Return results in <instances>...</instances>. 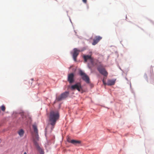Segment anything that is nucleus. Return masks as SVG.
<instances>
[{
	"label": "nucleus",
	"mask_w": 154,
	"mask_h": 154,
	"mask_svg": "<svg viewBox=\"0 0 154 154\" xmlns=\"http://www.w3.org/2000/svg\"><path fill=\"white\" fill-rule=\"evenodd\" d=\"M60 117L58 111L57 110H51L50 113L49 120L50 124L52 126V129L54 128L57 121Z\"/></svg>",
	"instance_id": "f257e3e1"
},
{
	"label": "nucleus",
	"mask_w": 154,
	"mask_h": 154,
	"mask_svg": "<svg viewBox=\"0 0 154 154\" xmlns=\"http://www.w3.org/2000/svg\"><path fill=\"white\" fill-rule=\"evenodd\" d=\"M33 128L34 129V132L36 133V134L35 136L33 137V141L34 145L36 147L37 150L39 152L40 154H44L43 150L39 146L37 141L39 140V137L38 134V130L37 126L36 125H32Z\"/></svg>",
	"instance_id": "f03ea898"
},
{
	"label": "nucleus",
	"mask_w": 154,
	"mask_h": 154,
	"mask_svg": "<svg viewBox=\"0 0 154 154\" xmlns=\"http://www.w3.org/2000/svg\"><path fill=\"white\" fill-rule=\"evenodd\" d=\"M79 74L81 76L82 79L87 83H89L90 79L88 76L82 70L79 71Z\"/></svg>",
	"instance_id": "7ed1b4c3"
},
{
	"label": "nucleus",
	"mask_w": 154,
	"mask_h": 154,
	"mask_svg": "<svg viewBox=\"0 0 154 154\" xmlns=\"http://www.w3.org/2000/svg\"><path fill=\"white\" fill-rule=\"evenodd\" d=\"M71 88L72 90H74L76 89L79 91H80L82 90L81 84L79 82H78L75 84L72 85Z\"/></svg>",
	"instance_id": "20e7f679"
},
{
	"label": "nucleus",
	"mask_w": 154,
	"mask_h": 154,
	"mask_svg": "<svg viewBox=\"0 0 154 154\" xmlns=\"http://www.w3.org/2000/svg\"><path fill=\"white\" fill-rule=\"evenodd\" d=\"M98 70L100 73L104 76H107L108 75V73L106 70L102 66H99L97 68Z\"/></svg>",
	"instance_id": "39448f33"
},
{
	"label": "nucleus",
	"mask_w": 154,
	"mask_h": 154,
	"mask_svg": "<svg viewBox=\"0 0 154 154\" xmlns=\"http://www.w3.org/2000/svg\"><path fill=\"white\" fill-rule=\"evenodd\" d=\"M69 93L68 92H65L62 94L60 96L57 97L56 100L58 101H61L66 98L68 96Z\"/></svg>",
	"instance_id": "423d86ee"
},
{
	"label": "nucleus",
	"mask_w": 154,
	"mask_h": 154,
	"mask_svg": "<svg viewBox=\"0 0 154 154\" xmlns=\"http://www.w3.org/2000/svg\"><path fill=\"white\" fill-rule=\"evenodd\" d=\"M80 51L78 50L76 48H75L73 49V53L72 54L73 59L75 61H76V58L79 54Z\"/></svg>",
	"instance_id": "0eeeda50"
},
{
	"label": "nucleus",
	"mask_w": 154,
	"mask_h": 154,
	"mask_svg": "<svg viewBox=\"0 0 154 154\" xmlns=\"http://www.w3.org/2000/svg\"><path fill=\"white\" fill-rule=\"evenodd\" d=\"M68 142L71 143L74 145H77L78 144H80L81 143V141L79 140H71L69 138L67 139Z\"/></svg>",
	"instance_id": "6e6552de"
},
{
	"label": "nucleus",
	"mask_w": 154,
	"mask_h": 154,
	"mask_svg": "<svg viewBox=\"0 0 154 154\" xmlns=\"http://www.w3.org/2000/svg\"><path fill=\"white\" fill-rule=\"evenodd\" d=\"M102 38V37L100 36H96L93 39V42L92 43V45H96Z\"/></svg>",
	"instance_id": "1a4fd4ad"
},
{
	"label": "nucleus",
	"mask_w": 154,
	"mask_h": 154,
	"mask_svg": "<svg viewBox=\"0 0 154 154\" xmlns=\"http://www.w3.org/2000/svg\"><path fill=\"white\" fill-rule=\"evenodd\" d=\"M89 62L88 63V66L90 69H91L92 68L95 66L94 60L93 57H91L89 60Z\"/></svg>",
	"instance_id": "9d476101"
},
{
	"label": "nucleus",
	"mask_w": 154,
	"mask_h": 154,
	"mask_svg": "<svg viewBox=\"0 0 154 154\" xmlns=\"http://www.w3.org/2000/svg\"><path fill=\"white\" fill-rule=\"evenodd\" d=\"M74 75L73 73H71L68 75V81L70 84L73 83L74 81Z\"/></svg>",
	"instance_id": "9b49d317"
},
{
	"label": "nucleus",
	"mask_w": 154,
	"mask_h": 154,
	"mask_svg": "<svg viewBox=\"0 0 154 154\" xmlns=\"http://www.w3.org/2000/svg\"><path fill=\"white\" fill-rule=\"evenodd\" d=\"M91 57V56L89 55H84L83 56V58L85 62H87L88 60L89 61Z\"/></svg>",
	"instance_id": "f8f14e48"
},
{
	"label": "nucleus",
	"mask_w": 154,
	"mask_h": 154,
	"mask_svg": "<svg viewBox=\"0 0 154 154\" xmlns=\"http://www.w3.org/2000/svg\"><path fill=\"white\" fill-rule=\"evenodd\" d=\"M115 83V80H108L107 85H114Z\"/></svg>",
	"instance_id": "ddd939ff"
},
{
	"label": "nucleus",
	"mask_w": 154,
	"mask_h": 154,
	"mask_svg": "<svg viewBox=\"0 0 154 154\" xmlns=\"http://www.w3.org/2000/svg\"><path fill=\"white\" fill-rule=\"evenodd\" d=\"M18 133L20 137H22L24 134V131L22 129H21L18 131Z\"/></svg>",
	"instance_id": "4468645a"
},
{
	"label": "nucleus",
	"mask_w": 154,
	"mask_h": 154,
	"mask_svg": "<svg viewBox=\"0 0 154 154\" xmlns=\"http://www.w3.org/2000/svg\"><path fill=\"white\" fill-rule=\"evenodd\" d=\"M1 109L3 111H5V107L4 105H2L1 107Z\"/></svg>",
	"instance_id": "2eb2a0df"
},
{
	"label": "nucleus",
	"mask_w": 154,
	"mask_h": 154,
	"mask_svg": "<svg viewBox=\"0 0 154 154\" xmlns=\"http://www.w3.org/2000/svg\"><path fill=\"white\" fill-rule=\"evenodd\" d=\"M82 2L85 3L86 4L87 2V0H82Z\"/></svg>",
	"instance_id": "dca6fc26"
},
{
	"label": "nucleus",
	"mask_w": 154,
	"mask_h": 154,
	"mask_svg": "<svg viewBox=\"0 0 154 154\" xmlns=\"http://www.w3.org/2000/svg\"><path fill=\"white\" fill-rule=\"evenodd\" d=\"M103 83L104 85H107V83H105L104 82V81L103 80Z\"/></svg>",
	"instance_id": "f3484780"
},
{
	"label": "nucleus",
	"mask_w": 154,
	"mask_h": 154,
	"mask_svg": "<svg viewBox=\"0 0 154 154\" xmlns=\"http://www.w3.org/2000/svg\"><path fill=\"white\" fill-rule=\"evenodd\" d=\"M24 154H27L26 153V152H25L24 153Z\"/></svg>",
	"instance_id": "a211bd4d"
}]
</instances>
